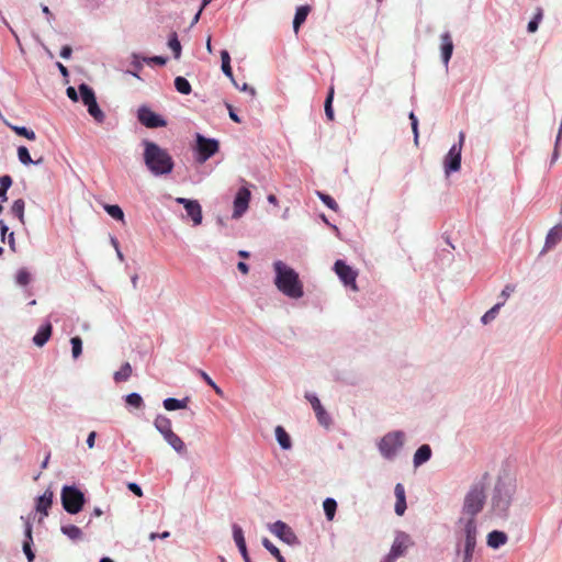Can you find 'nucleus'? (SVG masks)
I'll list each match as a JSON object with an SVG mask.
<instances>
[{
	"label": "nucleus",
	"instance_id": "obj_15",
	"mask_svg": "<svg viewBox=\"0 0 562 562\" xmlns=\"http://www.w3.org/2000/svg\"><path fill=\"white\" fill-rule=\"evenodd\" d=\"M305 397L311 403V405L315 412V415L317 417L318 423L321 425L328 426L330 423V418H329L328 414L326 413L325 408L323 407V405L321 404V401L318 400V397L313 394H310V393H307L305 395Z\"/></svg>",
	"mask_w": 562,
	"mask_h": 562
},
{
	"label": "nucleus",
	"instance_id": "obj_63",
	"mask_svg": "<svg viewBox=\"0 0 562 562\" xmlns=\"http://www.w3.org/2000/svg\"><path fill=\"white\" fill-rule=\"evenodd\" d=\"M237 268L244 274L248 273L249 268H248V266L245 262H243V261L238 262Z\"/></svg>",
	"mask_w": 562,
	"mask_h": 562
},
{
	"label": "nucleus",
	"instance_id": "obj_51",
	"mask_svg": "<svg viewBox=\"0 0 562 562\" xmlns=\"http://www.w3.org/2000/svg\"><path fill=\"white\" fill-rule=\"evenodd\" d=\"M72 54V48L69 45H65L60 50V57L68 59Z\"/></svg>",
	"mask_w": 562,
	"mask_h": 562
},
{
	"label": "nucleus",
	"instance_id": "obj_62",
	"mask_svg": "<svg viewBox=\"0 0 562 562\" xmlns=\"http://www.w3.org/2000/svg\"><path fill=\"white\" fill-rule=\"evenodd\" d=\"M18 279H19V282H20L21 284H26V283H27V281H29V276H27V273H25V272H21V273L19 274Z\"/></svg>",
	"mask_w": 562,
	"mask_h": 562
},
{
	"label": "nucleus",
	"instance_id": "obj_11",
	"mask_svg": "<svg viewBox=\"0 0 562 562\" xmlns=\"http://www.w3.org/2000/svg\"><path fill=\"white\" fill-rule=\"evenodd\" d=\"M138 121L148 128L164 127L167 122L147 106H142L137 112Z\"/></svg>",
	"mask_w": 562,
	"mask_h": 562
},
{
	"label": "nucleus",
	"instance_id": "obj_29",
	"mask_svg": "<svg viewBox=\"0 0 562 562\" xmlns=\"http://www.w3.org/2000/svg\"><path fill=\"white\" fill-rule=\"evenodd\" d=\"M79 91H80L81 100L85 105H89L90 103H92L93 101L97 100L93 90L89 86H87L85 83L80 85Z\"/></svg>",
	"mask_w": 562,
	"mask_h": 562
},
{
	"label": "nucleus",
	"instance_id": "obj_59",
	"mask_svg": "<svg viewBox=\"0 0 562 562\" xmlns=\"http://www.w3.org/2000/svg\"><path fill=\"white\" fill-rule=\"evenodd\" d=\"M67 95L72 101H77L78 100V94H77V91H76V89L74 87L67 88Z\"/></svg>",
	"mask_w": 562,
	"mask_h": 562
},
{
	"label": "nucleus",
	"instance_id": "obj_41",
	"mask_svg": "<svg viewBox=\"0 0 562 562\" xmlns=\"http://www.w3.org/2000/svg\"><path fill=\"white\" fill-rule=\"evenodd\" d=\"M503 304H504V302H499V303L495 304L491 310H488V311H487V312L482 316V319H481V321H482V323H483V324H488L490 322H492V321L496 317V315H497V313H498V311H499V308H501V306H502Z\"/></svg>",
	"mask_w": 562,
	"mask_h": 562
},
{
	"label": "nucleus",
	"instance_id": "obj_39",
	"mask_svg": "<svg viewBox=\"0 0 562 562\" xmlns=\"http://www.w3.org/2000/svg\"><path fill=\"white\" fill-rule=\"evenodd\" d=\"M104 210L106 211V213L117 220V221H121V222H124V213L122 211V209L119 206V205H110V204H106L104 206Z\"/></svg>",
	"mask_w": 562,
	"mask_h": 562
},
{
	"label": "nucleus",
	"instance_id": "obj_17",
	"mask_svg": "<svg viewBox=\"0 0 562 562\" xmlns=\"http://www.w3.org/2000/svg\"><path fill=\"white\" fill-rule=\"evenodd\" d=\"M233 538L243 555L244 561H248L249 555H248V551H247V547H246L244 532H243L241 527L236 524L233 525Z\"/></svg>",
	"mask_w": 562,
	"mask_h": 562
},
{
	"label": "nucleus",
	"instance_id": "obj_18",
	"mask_svg": "<svg viewBox=\"0 0 562 562\" xmlns=\"http://www.w3.org/2000/svg\"><path fill=\"white\" fill-rule=\"evenodd\" d=\"M394 494L396 497V503L394 510L396 515L403 516L406 510V496H405V488L403 484L397 483L394 488Z\"/></svg>",
	"mask_w": 562,
	"mask_h": 562
},
{
	"label": "nucleus",
	"instance_id": "obj_1",
	"mask_svg": "<svg viewBox=\"0 0 562 562\" xmlns=\"http://www.w3.org/2000/svg\"><path fill=\"white\" fill-rule=\"evenodd\" d=\"M273 268L277 289L291 299L302 297L304 291L299 273L281 260L276 261Z\"/></svg>",
	"mask_w": 562,
	"mask_h": 562
},
{
	"label": "nucleus",
	"instance_id": "obj_9",
	"mask_svg": "<svg viewBox=\"0 0 562 562\" xmlns=\"http://www.w3.org/2000/svg\"><path fill=\"white\" fill-rule=\"evenodd\" d=\"M462 531L464 536L463 562H471L476 544V522L467 520Z\"/></svg>",
	"mask_w": 562,
	"mask_h": 562
},
{
	"label": "nucleus",
	"instance_id": "obj_44",
	"mask_svg": "<svg viewBox=\"0 0 562 562\" xmlns=\"http://www.w3.org/2000/svg\"><path fill=\"white\" fill-rule=\"evenodd\" d=\"M125 401L128 405L135 407V408H140L143 405H144V402H143V398L139 394L137 393H131L128 394L126 397H125Z\"/></svg>",
	"mask_w": 562,
	"mask_h": 562
},
{
	"label": "nucleus",
	"instance_id": "obj_4",
	"mask_svg": "<svg viewBox=\"0 0 562 562\" xmlns=\"http://www.w3.org/2000/svg\"><path fill=\"white\" fill-rule=\"evenodd\" d=\"M515 493V484L510 481L498 480L492 497V513L497 517H506Z\"/></svg>",
	"mask_w": 562,
	"mask_h": 562
},
{
	"label": "nucleus",
	"instance_id": "obj_38",
	"mask_svg": "<svg viewBox=\"0 0 562 562\" xmlns=\"http://www.w3.org/2000/svg\"><path fill=\"white\" fill-rule=\"evenodd\" d=\"M333 99H334V87L329 88L328 95L325 100V114L329 121H334V110H333Z\"/></svg>",
	"mask_w": 562,
	"mask_h": 562
},
{
	"label": "nucleus",
	"instance_id": "obj_35",
	"mask_svg": "<svg viewBox=\"0 0 562 562\" xmlns=\"http://www.w3.org/2000/svg\"><path fill=\"white\" fill-rule=\"evenodd\" d=\"M89 114L99 123L104 121V113L99 108L97 100L87 105Z\"/></svg>",
	"mask_w": 562,
	"mask_h": 562
},
{
	"label": "nucleus",
	"instance_id": "obj_54",
	"mask_svg": "<svg viewBox=\"0 0 562 562\" xmlns=\"http://www.w3.org/2000/svg\"><path fill=\"white\" fill-rule=\"evenodd\" d=\"M513 291H514V286H513V285H510V284H507V285L504 288V290H503V291H502V293H501V296H502V297H503V300H504L503 302H505V301L508 299V296L510 295V293H512Z\"/></svg>",
	"mask_w": 562,
	"mask_h": 562
},
{
	"label": "nucleus",
	"instance_id": "obj_36",
	"mask_svg": "<svg viewBox=\"0 0 562 562\" xmlns=\"http://www.w3.org/2000/svg\"><path fill=\"white\" fill-rule=\"evenodd\" d=\"M175 87L178 92L189 94L191 92V85L184 77H177L175 79Z\"/></svg>",
	"mask_w": 562,
	"mask_h": 562
},
{
	"label": "nucleus",
	"instance_id": "obj_52",
	"mask_svg": "<svg viewBox=\"0 0 562 562\" xmlns=\"http://www.w3.org/2000/svg\"><path fill=\"white\" fill-rule=\"evenodd\" d=\"M222 70L223 72L229 78L233 80V70H232V67H231V63H223L222 64Z\"/></svg>",
	"mask_w": 562,
	"mask_h": 562
},
{
	"label": "nucleus",
	"instance_id": "obj_47",
	"mask_svg": "<svg viewBox=\"0 0 562 562\" xmlns=\"http://www.w3.org/2000/svg\"><path fill=\"white\" fill-rule=\"evenodd\" d=\"M262 546L273 555L276 559L281 555L280 550L268 539H262Z\"/></svg>",
	"mask_w": 562,
	"mask_h": 562
},
{
	"label": "nucleus",
	"instance_id": "obj_58",
	"mask_svg": "<svg viewBox=\"0 0 562 562\" xmlns=\"http://www.w3.org/2000/svg\"><path fill=\"white\" fill-rule=\"evenodd\" d=\"M8 231H9V228L5 225V223L2 220H0V232H1V239H2V241L5 240V236L8 234Z\"/></svg>",
	"mask_w": 562,
	"mask_h": 562
},
{
	"label": "nucleus",
	"instance_id": "obj_13",
	"mask_svg": "<svg viewBox=\"0 0 562 562\" xmlns=\"http://www.w3.org/2000/svg\"><path fill=\"white\" fill-rule=\"evenodd\" d=\"M250 191L247 188H240L234 200L233 217H240L248 209L250 201Z\"/></svg>",
	"mask_w": 562,
	"mask_h": 562
},
{
	"label": "nucleus",
	"instance_id": "obj_50",
	"mask_svg": "<svg viewBox=\"0 0 562 562\" xmlns=\"http://www.w3.org/2000/svg\"><path fill=\"white\" fill-rule=\"evenodd\" d=\"M12 184V179L10 176L5 175L0 177V188L8 190Z\"/></svg>",
	"mask_w": 562,
	"mask_h": 562
},
{
	"label": "nucleus",
	"instance_id": "obj_7",
	"mask_svg": "<svg viewBox=\"0 0 562 562\" xmlns=\"http://www.w3.org/2000/svg\"><path fill=\"white\" fill-rule=\"evenodd\" d=\"M465 135L463 132L459 133V144H454L449 153L446 155L443 165L446 175L460 170L461 167V151L463 147Z\"/></svg>",
	"mask_w": 562,
	"mask_h": 562
},
{
	"label": "nucleus",
	"instance_id": "obj_21",
	"mask_svg": "<svg viewBox=\"0 0 562 562\" xmlns=\"http://www.w3.org/2000/svg\"><path fill=\"white\" fill-rule=\"evenodd\" d=\"M507 535L503 531L494 530L487 536V546L494 549L499 548L501 546L507 542Z\"/></svg>",
	"mask_w": 562,
	"mask_h": 562
},
{
	"label": "nucleus",
	"instance_id": "obj_12",
	"mask_svg": "<svg viewBox=\"0 0 562 562\" xmlns=\"http://www.w3.org/2000/svg\"><path fill=\"white\" fill-rule=\"evenodd\" d=\"M409 544V539L406 535H398L389 552V554L381 562H395V560L402 557L407 550Z\"/></svg>",
	"mask_w": 562,
	"mask_h": 562
},
{
	"label": "nucleus",
	"instance_id": "obj_27",
	"mask_svg": "<svg viewBox=\"0 0 562 562\" xmlns=\"http://www.w3.org/2000/svg\"><path fill=\"white\" fill-rule=\"evenodd\" d=\"M165 440L178 452L183 453L186 452V445L182 441V439L176 434L170 432L165 437Z\"/></svg>",
	"mask_w": 562,
	"mask_h": 562
},
{
	"label": "nucleus",
	"instance_id": "obj_20",
	"mask_svg": "<svg viewBox=\"0 0 562 562\" xmlns=\"http://www.w3.org/2000/svg\"><path fill=\"white\" fill-rule=\"evenodd\" d=\"M310 12H311L310 5H301L296 9L294 20H293V31L295 34L299 33L301 25L305 22Z\"/></svg>",
	"mask_w": 562,
	"mask_h": 562
},
{
	"label": "nucleus",
	"instance_id": "obj_55",
	"mask_svg": "<svg viewBox=\"0 0 562 562\" xmlns=\"http://www.w3.org/2000/svg\"><path fill=\"white\" fill-rule=\"evenodd\" d=\"M128 490L132 491L138 497L143 495L142 488L136 483H130Z\"/></svg>",
	"mask_w": 562,
	"mask_h": 562
},
{
	"label": "nucleus",
	"instance_id": "obj_43",
	"mask_svg": "<svg viewBox=\"0 0 562 562\" xmlns=\"http://www.w3.org/2000/svg\"><path fill=\"white\" fill-rule=\"evenodd\" d=\"M11 128L20 136L27 138L29 140H35L36 135L32 130L24 126H11Z\"/></svg>",
	"mask_w": 562,
	"mask_h": 562
},
{
	"label": "nucleus",
	"instance_id": "obj_64",
	"mask_svg": "<svg viewBox=\"0 0 562 562\" xmlns=\"http://www.w3.org/2000/svg\"><path fill=\"white\" fill-rule=\"evenodd\" d=\"M57 67L64 77H68L69 72L67 67H65L61 63H57Z\"/></svg>",
	"mask_w": 562,
	"mask_h": 562
},
{
	"label": "nucleus",
	"instance_id": "obj_31",
	"mask_svg": "<svg viewBox=\"0 0 562 562\" xmlns=\"http://www.w3.org/2000/svg\"><path fill=\"white\" fill-rule=\"evenodd\" d=\"M187 401H188L187 398L186 400H177V398L169 397L164 401V407L167 411H176V409L186 408Z\"/></svg>",
	"mask_w": 562,
	"mask_h": 562
},
{
	"label": "nucleus",
	"instance_id": "obj_3",
	"mask_svg": "<svg viewBox=\"0 0 562 562\" xmlns=\"http://www.w3.org/2000/svg\"><path fill=\"white\" fill-rule=\"evenodd\" d=\"M486 483L481 481L473 484L470 491L467 493L463 503L462 514L468 516V518H460L459 522L464 526L467 520H473L475 522V516L483 509L485 504L486 495H485Z\"/></svg>",
	"mask_w": 562,
	"mask_h": 562
},
{
	"label": "nucleus",
	"instance_id": "obj_53",
	"mask_svg": "<svg viewBox=\"0 0 562 562\" xmlns=\"http://www.w3.org/2000/svg\"><path fill=\"white\" fill-rule=\"evenodd\" d=\"M25 538H26L25 541L33 542L32 524L30 521L25 522Z\"/></svg>",
	"mask_w": 562,
	"mask_h": 562
},
{
	"label": "nucleus",
	"instance_id": "obj_57",
	"mask_svg": "<svg viewBox=\"0 0 562 562\" xmlns=\"http://www.w3.org/2000/svg\"><path fill=\"white\" fill-rule=\"evenodd\" d=\"M95 437H97V434L95 431H91L89 435H88V438H87V445L90 449H92L94 447V440H95Z\"/></svg>",
	"mask_w": 562,
	"mask_h": 562
},
{
	"label": "nucleus",
	"instance_id": "obj_48",
	"mask_svg": "<svg viewBox=\"0 0 562 562\" xmlns=\"http://www.w3.org/2000/svg\"><path fill=\"white\" fill-rule=\"evenodd\" d=\"M143 60L148 65L156 64L159 66H164L167 63V58L162 56L144 57Z\"/></svg>",
	"mask_w": 562,
	"mask_h": 562
},
{
	"label": "nucleus",
	"instance_id": "obj_32",
	"mask_svg": "<svg viewBox=\"0 0 562 562\" xmlns=\"http://www.w3.org/2000/svg\"><path fill=\"white\" fill-rule=\"evenodd\" d=\"M324 512L328 520H333L337 509V503L334 498H326L323 503Z\"/></svg>",
	"mask_w": 562,
	"mask_h": 562
},
{
	"label": "nucleus",
	"instance_id": "obj_2",
	"mask_svg": "<svg viewBox=\"0 0 562 562\" xmlns=\"http://www.w3.org/2000/svg\"><path fill=\"white\" fill-rule=\"evenodd\" d=\"M144 161L155 176L168 175L173 169V160L169 153L150 140H144Z\"/></svg>",
	"mask_w": 562,
	"mask_h": 562
},
{
	"label": "nucleus",
	"instance_id": "obj_28",
	"mask_svg": "<svg viewBox=\"0 0 562 562\" xmlns=\"http://www.w3.org/2000/svg\"><path fill=\"white\" fill-rule=\"evenodd\" d=\"M276 437H277V440L279 442V445L283 448V449H290L291 448V439H290V436L289 434L284 430V428L282 426H278L276 428Z\"/></svg>",
	"mask_w": 562,
	"mask_h": 562
},
{
	"label": "nucleus",
	"instance_id": "obj_19",
	"mask_svg": "<svg viewBox=\"0 0 562 562\" xmlns=\"http://www.w3.org/2000/svg\"><path fill=\"white\" fill-rule=\"evenodd\" d=\"M188 216L192 220L194 225H200L202 222V209L198 201L188 202L186 205Z\"/></svg>",
	"mask_w": 562,
	"mask_h": 562
},
{
	"label": "nucleus",
	"instance_id": "obj_23",
	"mask_svg": "<svg viewBox=\"0 0 562 562\" xmlns=\"http://www.w3.org/2000/svg\"><path fill=\"white\" fill-rule=\"evenodd\" d=\"M562 240V225H557L551 228L546 238V248L550 249Z\"/></svg>",
	"mask_w": 562,
	"mask_h": 562
},
{
	"label": "nucleus",
	"instance_id": "obj_5",
	"mask_svg": "<svg viewBox=\"0 0 562 562\" xmlns=\"http://www.w3.org/2000/svg\"><path fill=\"white\" fill-rule=\"evenodd\" d=\"M61 503L69 514L79 513L85 504V495L74 486H64L61 491Z\"/></svg>",
	"mask_w": 562,
	"mask_h": 562
},
{
	"label": "nucleus",
	"instance_id": "obj_6",
	"mask_svg": "<svg viewBox=\"0 0 562 562\" xmlns=\"http://www.w3.org/2000/svg\"><path fill=\"white\" fill-rule=\"evenodd\" d=\"M404 443V434L402 431H392L386 434L379 443L382 456L386 459L393 458L397 450Z\"/></svg>",
	"mask_w": 562,
	"mask_h": 562
},
{
	"label": "nucleus",
	"instance_id": "obj_56",
	"mask_svg": "<svg viewBox=\"0 0 562 562\" xmlns=\"http://www.w3.org/2000/svg\"><path fill=\"white\" fill-rule=\"evenodd\" d=\"M199 375L206 382L207 385H213L214 381L211 376L203 370H198Z\"/></svg>",
	"mask_w": 562,
	"mask_h": 562
},
{
	"label": "nucleus",
	"instance_id": "obj_40",
	"mask_svg": "<svg viewBox=\"0 0 562 562\" xmlns=\"http://www.w3.org/2000/svg\"><path fill=\"white\" fill-rule=\"evenodd\" d=\"M317 196L321 199V201L330 210L337 212L339 206L337 202L328 194L323 193L321 191H317Z\"/></svg>",
	"mask_w": 562,
	"mask_h": 562
},
{
	"label": "nucleus",
	"instance_id": "obj_30",
	"mask_svg": "<svg viewBox=\"0 0 562 562\" xmlns=\"http://www.w3.org/2000/svg\"><path fill=\"white\" fill-rule=\"evenodd\" d=\"M132 375V367L128 362H125L122 364L121 369L114 373V381L115 382H123L127 381L130 376Z\"/></svg>",
	"mask_w": 562,
	"mask_h": 562
},
{
	"label": "nucleus",
	"instance_id": "obj_22",
	"mask_svg": "<svg viewBox=\"0 0 562 562\" xmlns=\"http://www.w3.org/2000/svg\"><path fill=\"white\" fill-rule=\"evenodd\" d=\"M52 503H53V493L49 491H46L37 499V504H36L37 512L42 513L44 516H47L48 509L52 506Z\"/></svg>",
	"mask_w": 562,
	"mask_h": 562
},
{
	"label": "nucleus",
	"instance_id": "obj_42",
	"mask_svg": "<svg viewBox=\"0 0 562 562\" xmlns=\"http://www.w3.org/2000/svg\"><path fill=\"white\" fill-rule=\"evenodd\" d=\"M72 357L77 359L82 352V340L76 336L70 339Z\"/></svg>",
	"mask_w": 562,
	"mask_h": 562
},
{
	"label": "nucleus",
	"instance_id": "obj_34",
	"mask_svg": "<svg viewBox=\"0 0 562 562\" xmlns=\"http://www.w3.org/2000/svg\"><path fill=\"white\" fill-rule=\"evenodd\" d=\"M61 532L69 537L71 540H78L82 537L81 529L75 525L63 526Z\"/></svg>",
	"mask_w": 562,
	"mask_h": 562
},
{
	"label": "nucleus",
	"instance_id": "obj_8",
	"mask_svg": "<svg viewBox=\"0 0 562 562\" xmlns=\"http://www.w3.org/2000/svg\"><path fill=\"white\" fill-rule=\"evenodd\" d=\"M220 144L216 139L206 138L201 134H196V160L200 164L205 162L209 158L218 151Z\"/></svg>",
	"mask_w": 562,
	"mask_h": 562
},
{
	"label": "nucleus",
	"instance_id": "obj_61",
	"mask_svg": "<svg viewBox=\"0 0 562 562\" xmlns=\"http://www.w3.org/2000/svg\"><path fill=\"white\" fill-rule=\"evenodd\" d=\"M221 59H222V64L223 63H231V56H229L227 50H222L221 52Z\"/></svg>",
	"mask_w": 562,
	"mask_h": 562
},
{
	"label": "nucleus",
	"instance_id": "obj_24",
	"mask_svg": "<svg viewBox=\"0 0 562 562\" xmlns=\"http://www.w3.org/2000/svg\"><path fill=\"white\" fill-rule=\"evenodd\" d=\"M154 425L156 429L164 436V438L168 434L172 432L171 420L164 415H158L155 418Z\"/></svg>",
	"mask_w": 562,
	"mask_h": 562
},
{
	"label": "nucleus",
	"instance_id": "obj_37",
	"mask_svg": "<svg viewBox=\"0 0 562 562\" xmlns=\"http://www.w3.org/2000/svg\"><path fill=\"white\" fill-rule=\"evenodd\" d=\"M169 48L173 52V56L176 59L180 58L181 55V44L178 40L177 33H172L168 41Z\"/></svg>",
	"mask_w": 562,
	"mask_h": 562
},
{
	"label": "nucleus",
	"instance_id": "obj_33",
	"mask_svg": "<svg viewBox=\"0 0 562 562\" xmlns=\"http://www.w3.org/2000/svg\"><path fill=\"white\" fill-rule=\"evenodd\" d=\"M24 207L25 203L22 199L15 200L11 206V213L16 216L22 224L24 223Z\"/></svg>",
	"mask_w": 562,
	"mask_h": 562
},
{
	"label": "nucleus",
	"instance_id": "obj_25",
	"mask_svg": "<svg viewBox=\"0 0 562 562\" xmlns=\"http://www.w3.org/2000/svg\"><path fill=\"white\" fill-rule=\"evenodd\" d=\"M50 335H52V325L46 324L45 326H42L38 329L36 335L33 337V341L36 346L42 347L47 342Z\"/></svg>",
	"mask_w": 562,
	"mask_h": 562
},
{
	"label": "nucleus",
	"instance_id": "obj_26",
	"mask_svg": "<svg viewBox=\"0 0 562 562\" xmlns=\"http://www.w3.org/2000/svg\"><path fill=\"white\" fill-rule=\"evenodd\" d=\"M431 457V449L428 445L420 446L414 454V465L418 467L427 462Z\"/></svg>",
	"mask_w": 562,
	"mask_h": 562
},
{
	"label": "nucleus",
	"instance_id": "obj_45",
	"mask_svg": "<svg viewBox=\"0 0 562 562\" xmlns=\"http://www.w3.org/2000/svg\"><path fill=\"white\" fill-rule=\"evenodd\" d=\"M18 157H19V160L23 164V165H30L33 162L31 156H30V153H29V149L24 146H20L18 148Z\"/></svg>",
	"mask_w": 562,
	"mask_h": 562
},
{
	"label": "nucleus",
	"instance_id": "obj_16",
	"mask_svg": "<svg viewBox=\"0 0 562 562\" xmlns=\"http://www.w3.org/2000/svg\"><path fill=\"white\" fill-rule=\"evenodd\" d=\"M440 41H441V45H440L441 58H442L445 66H448L451 55L453 53L452 36L449 32H445L441 34Z\"/></svg>",
	"mask_w": 562,
	"mask_h": 562
},
{
	"label": "nucleus",
	"instance_id": "obj_46",
	"mask_svg": "<svg viewBox=\"0 0 562 562\" xmlns=\"http://www.w3.org/2000/svg\"><path fill=\"white\" fill-rule=\"evenodd\" d=\"M541 19H542V10L539 9L538 12L535 14V18L528 23L527 29L530 33H533L538 30V24Z\"/></svg>",
	"mask_w": 562,
	"mask_h": 562
},
{
	"label": "nucleus",
	"instance_id": "obj_14",
	"mask_svg": "<svg viewBox=\"0 0 562 562\" xmlns=\"http://www.w3.org/2000/svg\"><path fill=\"white\" fill-rule=\"evenodd\" d=\"M270 531L280 538L282 541L292 544L296 541V536L293 530L283 521H276L271 527Z\"/></svg>",
	"mask_w": 562,
	"mask_h": 562
},
{
	"label": "nucleus",
	"instance_id": "obj_60",
	"mask_svg": "<svg viewBox=\"0 0 562 562\" xmlns=\"http://www.w3.org/2000/svg\"><path fill=\"white\" fill-rule=\"evenodd\" d=\"M8 244L12 251H15V239H14V233L11 232L8 234Z\"/></svg>",
	"mask_w": 562,
	"mask_h": 562
},
{
	"label": "nucleus",
	"instance_id": "obj_10",
	"mask_svg": "<svg viewBox=\"0 0 562 562\" xmlns=\"http://www.w3.org/2000/svg\"><path fill=\"white\" fill-rule=\"evenodd\" d=\"M334 270L345 285L350 286L353 291H358L356 282L358 276L357 271L340 259L336 260Z\"/></svg>",
	"mask_w": 562,
	"mask_h": 562
},
{
	"label": "nucleus",
	"instance_id": "obj_49",
	"mask_svg": "<svg viewBox=\"0 0 562 562\" xmlns=\"http://www.w3.org/2000/svg\"><path fill=\"white\" fill-rule=\"evenodd\" d=\"M31 544H32V542H30V541H24L23 542V551H24L29 562H32L34 560V558H35V554H34V552L31 549Z\"/></svg>",
	"mask_w": 562,
	"mask_h": 562
}]
</instances>
